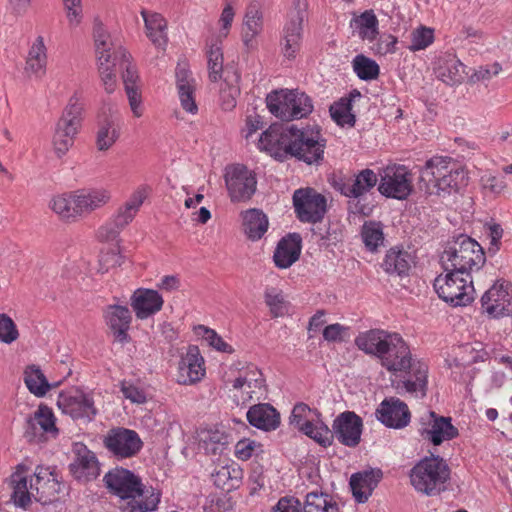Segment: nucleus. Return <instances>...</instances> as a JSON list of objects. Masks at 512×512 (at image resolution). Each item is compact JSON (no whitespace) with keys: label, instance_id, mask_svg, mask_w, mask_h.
<instances>
[{"label":"nucleus","instance_id":"nucleus-1","mask_svg":"<svg viewBox=\"0 0 512 512\" xmlns=\"http://www.w3.org/2000/svg\"><path fill=\"white\" fill-rule=\"evenodd\" d=\"M365 354L376 357L387 371L409 373L408 377L397 383L399 393H409L416 398L427 394L428 367L412 357L410 347L402 336L383 329H371L360 333L354 340Z\"/></svg>","mask_w":512,"mask_h":512},{"label":"nucleus","instance_id":"nucleus-2","mask_svg":"<svg viewBox=\"0 0 512 512\" xmlns=\"http://www.w3.org/2000/svg\"><path fill=\"white\" fill-rule=\"evenodd\" d=\"M259 145L276 155H290L311 165L323 159L325 140H319L317 136L294 125L283 128L274 124L261 134Z\"/></svg>","mask_w":512,"mask_h":512},{"label":"nucleus","instance_id":"nucleus-3","mask_svg":"<svg viewBox=\"0 0 512 512\" xmlns=\"http://www.w3.org/2000/svg\"><path fill=\"white\" fill-rule=\"evenodd\" d=\"M106 489L126 501L119 506L121 512H153L160 503V494L146 489L142 479L123 467L110 469L103 477Z\"/></svg>","mask_w":512,"mask_h":512},{"label":"nucleus","instance_id":"nucleus-4","mask_svg":"<svg viewBox=\"0 0 512 512\" xmlns=\"http://www.w3.org/2000/svg\"><path fill=\"white\" fill-rule=\"evenodd\" d=\"M466 174L450 157L435 156L421 169L419 188L427 195L446 197L466 185Z\"/></svg>","mask_w":512,"mask_h":512},{"label":"nucleus","instance_id":"nucleus-5","mask_svg":"<svg viewBox=\"0 0 512 512\" xmlns=\"http://www.w3.org/2000/svg\"><path fill=\"white\" fill-rule=\"evenodd\" d=\"M440 261L444 271H453L469 277L481 269L486 258L483 248L474 239L459 235L448 242Z\"/></svg>","mask_w":512,"mask_h":512},{"label":"nucleus","instance_id":"nucleus-6","mask_svg":"<svg viewBox=\"0 0 512 512\" xmlns=\"http://www.w3.org/2000/svg\"><path fill=\"white\" fill-rule=\"evenodd\" d=\"M111 199V194L104 188L79 189L71 193L55 196L51 209L64 219L89 215L105 206Z\"/></svg>","mask_w":512,"mask_h":512},{"label":"nucleus","instance_id":"nucleus-7","mask_svg":"<svg viewBox=\"0 0 512 512\" xmlns=\"http://www.w3.org/2000/svg\"><path fill=\"white\" fill-rule=\"evenodd\" d=\"M409 476L416 491L427 496H435L446 490L450 468L440 456H430L417 462Z\"/></svg>","mask_w":512,"mask_h":512},{"label":"nucleus","instance_id":"nucleus-8","mask_svg":"<svg viewBox=\"0 0 512 512\" xmlns=\"http://www.w3.org/2000/svg\"><path fill=\"white\" fill-rule=\"evenodd\" d=\"M268 110L283 121L301 119L313 111L312 99L298 90H275L266 97Z\"/></svg>","mask_w":512,"mask_h":512},{"label":"nucleus","instance_id":"nucleus-9","mask_svg":"<svg viewBox=\"0 0 512 512\" xmlns=\"http://www.w3.org/2000/svg\"><path fill=\"white\" fill-rule=\"evenodd\" d=\"M82 111L83 106L78 97L72 96L55 126L52 143L58 158H62L73 146L81 128Z\"/></svg>","mask_w":512,"mask_h":512},{"label":"nucleus","instance_id":"nucleus-10","mask_svg":"<svg viewBox=\"0 0 512 512\" xmlns=\"http://www.w3.org/2000/svg\"><path fill=\"white\" fill-rule=\"evenodd\" d=\"M434 280L438 296L451 306H466L474 300L475 289L472 276L466 277L453 271H445Z\"/></svg>","mask_w":512,"mask_h":512},{"label":"nucleus","instance_id":"nucleus-11","mask_svg":"<svg viewBox=\"0 0 512 512\" xmlns=\"http://www.w3.org/2000/svg\"><path fill=\"white\" fill-rule=\"evenodd\" d=\"M413 189V174L407 166L392 164L379 170L378 191L384 197L406 200Z\"/></svg>","mask_w":512,"mask_h":512},{"label":"nucleus","instance_id":"nucleus-12","mask_svg":"<svg viewBox=\"0 0 512 512\" xmlns=\"http://www.w3.org/2000/svg\"><path fill=\"white\" fill-rule=\"evenodd\" d=\"M30 489L35 491L34 499L42 505L57 501L67 491V485L56 471V468L37 466L30 479Z\"/></svg>","mask_w":512,"mask_h":512},{"label":"nucleus","instance_id":"nucleus-13","mask_svg":"<svg viewBox=\"0 0 512 512\" xmlns=\"http://www.w3.org/2000/svg\"><path fill=\"white\" fill-rule=\"evenodd\" d=\"M147 196L145 188L137 189L117 213L97 233L101 241H114L120 232L134 219Z\"/></svg>","mask_w":512,"mask_h":512},{"label":"nucleus","instance_id":"nucleus-14","mask_svg":"<svg viewBox=\"0 0 512 512\" xmlns=\"http://www.w3.org/2000/svg\"><path fill=\"white\" fill-rule=\"evenodd\" d=\"M307 0H293V8L283 28L281 50L287 59H294L302 40L303 22L307 17Z\"/></svg>","mask_w":512,"mask_h":512},{"label":"nucleus","instance_id":"nucleus-15","mask_svg":"<svg viewBox=\"0 0 512 512\" xmlns=\"http://www.w3.org/2000/svg\"><path fill=\"white\" fill-rule=\"evenodd\" d=\"M319 415L317 410H313L307 404L300 402L293 407L289 422L306 436L323 447H327L331 444L330 429L323 422L313 423Z\"/></svg>","mask_w":512,"mask_h":512},{"label":"nucleus","instance_id":"nucleus-16","mask_svg":"<svg viewBox=\"0 0 512 512\" xmlns=\"http://www.w3.org/2000/svg\"><path fill=\"white\" fill-rule=\"evenodd\" d=\"M292 199L296 216L301 222L317 223L324 218L326 198L313 188L295 190Z\"/></svg>","mask_w":512,"mask_h":512},{"label":"nucleus","instance_id":"nucleus-17","mask_svg":"<svg viewBox=\"0 0 512 512\" xmlns=\"http://www.w3.org/2000/svg\"><path fill=\"white\" fill-rule=\"evenodd\" d=\"M271 512H338V506L329 494L313 491L306 495L304 505L293 496L278 500Z\"/></svg>","mask_w":512,"mask_h":512},{"label":"nucleus","instance_id":"nucleus-18","mask_svg":"<svg viewBox=\"0 0 512 512\" xmlns=\"http://www.w3.org/2000/svg\"><path fill=\"white\" fill-rule=\"evenodd\" d=\"M225 183L232 202H246L256 192L255 173L241 164L233 165L226 170Z\"/></svg>","mask_w":512,"mask_h":512},{"label":"nucleus","instance_id":"nucleus-19","mask_svg":"<svg viewBox=\"0 0 512 512\" xmlns=\"http://www.w3.org/2000/svg\"><path fill=\"white\" fill-rule=\"evenodd\" d=\"M103 442L105 448L117 459L134 457L143 446L136 431L123 427L111 429Z\"/></svg>","mask_w":512,"mask_h":512},{"label":"nucleus","instance_id":"nucleus-20","mask_svg":"<svg viewBox=\"0 0 512 512\" xmlns=\"http://www.w3.org/2000/svg\"><path fill=\"white\" fill-rule=\"evenodd\" d=\"M57 405L63 413L73 419L92 420L97 414L94 401L91 396L79 389L61 392L57 399Z\"/></svg>","mask_w":512,"mask_h":512},{"label":"nucleus","instance_id":"nucleus-21","mask_svg":"<svg viewBox=\"0 0 512 512\" xmlns=\"http://www.w3.org/2000/svg\"><path fill=\"white\" fill-rule=\"evenodd\" d=\"M58 432L53 411L46 405H39L34 414L26 419L24 437L29 442H44L45 434L56 437Z\"/></svg>","mask_w":512,"mask_h":512},{"label":"nucleus","instance_id":"nucleus-22","mask_svg":"<svg viewBox=\"0 0 512 512\" xmlns=\"http://www.w3.org/2000/svg\"><path fill=\"white\" fill-rule=\"evenodd\" d=\"M510 284L496 282L481 298L482 307L494 318L512 315V293Z\"/></svg>","mask_w":512,"mask_h":512},{"label":"nucleus","instance_id":"nucleus-23","mask_svg":"<svg viewBox=\"0 0 512 512\" xmlns=\"http://www.w3.org/2000/svg\"><path fill=\"white\" fill-rule=\"evenodd\" d=\"M120 66L124 68L122 79L131 111L135 117L143 115L142 96L138 85L139 75L136 67L130 62V54L120 51Z\"/></svg>","mask_w":512,"mask_h":512},{"label":"nucleus","instance_id":"nucleus-24","mask_svg":"<svg viewBox=\"0 0 512 512\" xmlns=\"http://www.w3.org/2000/svg\"><path fill=\"white\" fill-rule=\"evenodd\" d=\"M75 458L69 464L73 477L81 482H90L100 475V465L94 452L83 444H76Z\"/></svg>","mask_w":512,"mask_h":512},{"label":"nucleus","instance_id":"nucleus-25","mask_svg":"<svg viewBox=\"0 0 512 512\" xmlns=\"http://www.w3.org/2000/svg\"><path fill=\"white\" fill-rule=\"evenodd\" d=\"M120 137V119L111 108L103 109L97 117L96 147L99 151L109 150Z\"/></svg>","mask_w":512,"mask_h":512},{"label":"nucleus","instance_id":"nucleus-26","mask_svg":"<svg viewBox=\"0 0 512 512\" xmlns=\"http://www.w3.org/2000/svg\"><path fill=\"white\" fill-rule=\"evenodd\" d=\"M434 73L437 79L448 86L460 85L467 75L465 65L452 53H445L437 58Z\"/></svg>","mask_w":512,"mask_h":512},{"label":"nucleus","instance_id":"nucleus-27","mask_svg":"<svg viewBox=\"0 0 512 512\" xmlns=\"http://www.w3.org/2000/svg\"><path fill=\"white\" fill-rule=\"evenodd\" d=\"M178 369L180 384L191 385L202 379L205 375L204 359L197 346L188 347L186 354L179 361Z\"/></svg>","mask_w":512,"mask_h":512},{"label":"nucleus","instance_id":"nucleus-28","mask_svg":"<svg viewBox=\"0 0 512 512\" xmlns=\"http://www.w3.org/2000/svg\"><path fill=\"white\" fill-rule=\"evenodd\" d=\"M408 406L398 398L385 399L377 409L378 419L387 427L401 429L410 422Z\"/></svg>","mask_w":512,"mask_h":512},{"label":"nucleus","instance_id":"nucleus-29","mask_svg":"<svg viewBox=\"0 0 512 512\" xmlns=\"http://www.w3.org/2000/svg\"><path fill=\"white\" fill-rule=\"evenodd\" d=\"M429 426L419 431L424 439L435 446L458 436V429L452 424L451 418L438 416L434 411L429 412Z\"/></svg>","mask_w":512,"mask_h":512},{"label":"nucleus","instance_id":"nucleus-30","mask_svg":"<svg viewBox=\"0 0 512 512\" xmlns=\"http://www.w3.org/2000/svg\"><path fill=\"white\" fill-rule=\"evenodd\" d=\"M164 304L163 297L157 290L138 288L131 298L130 305L138 319H147L159 312Z\"/></svg>","mask_w":512,"mask_h":512},{"label":"nucleus","instance_id":"nucleus-31","mask_svg":"<svg viewBox=\"0 0 512 512\" xmlns=\"http://www.w3.org/2000/svg\"><path fill=\"white\" fill-rule=\"evenodd\" d=\"M302 237L299 233H289L277 244L273 259L278 268L286 269L294 264L300 257Z\"/></svg>","mask_w":512,"mask_h":512},{"label":"nucleus","instance_id":"nucleus-32","mask_svg":"<svg viewBox=\"0 0 512 512\" xmlns=\"http://www.w3.org/2000/svg\"><path fill=\"white\" fill-rule=\"evenodd\" d=\"M176 86L182 108L191 114H196L198 106L195 101V79L186 66L178 64L176 67Z\"/></svg>","mask_w":512,"mask_h":512},{"label":"nucleus","instance_id":"nucleus-33","mask_svg":"<svg viewBox=\"0 0 512 512\" xmlns=\"http://www.w3.org/2000/svg\"><path fill=\"white\" fill-rule=\"evenodd\" d=\"M105 318L115 340L122 344L128 343L130 341L128 330L132 319L128 307L110 305L105 312Z\"/></svg>","mask_w":512,"mask_h":512},{"label":"nucleus","instance_id":"nucleus-34","mask_svg":"<svg viewBox=\"0 0 512 512\" xmlns=\"http://www.w3.org/2000/svg\"><path fill=\"white\" fill-rule=\"evenodd\" d=\"M246 416L250 425L263 431H273L280 425V414L269 403L251 406Z\"/></svg>","mask_w":512,"mask_h":512},{"label":"nucleus","instance_id":"nucleus-35","mask_svg":"<svg viewBox=\"0 0 512 512\" xmlns=\"http://www.w3.org/2000/svg\"><path fill=\"white\" fill-rule=\"evenodd\" d=\"M413 257L403 247L394 246L386 251L381 268L389 275L406 276L411 269Z\"/></svg>","mask_w":512,"mask_h":512},{"label":"nucleus","instance_id":"nucleus-36","mask_svg":"<svg viewBox=\"0 0 512 512\" xmlns=\"http://www.w3.org/2000/svg\"><path fill=\"white\" fill-rule=\"evenodd\" d=\"M382 477L383 473L379 468H368L354 473V501L367 502Z\"/></svg>","mask_w":512,"mask_h":512},{"label":"nucleus","instance_id":"nucleus-37","mask_svg":"<svg viewBox=\"0 0 512 512\" xmlns=\"http://www.w3.org/2000/svg\"><path fill=\"white\" fill-rule=\"evenodd\" d=\"M220 86V104L223 110L230 111L237 104L240 95V74L234 66H226L225 77Z\"/></svg>","mask_w":512,"mask_h":512},{"label":"nucleus","instance_id":"nucleus-38","mask_svg":"<svg viewBox=\"0 0 512 512\" xmlns=\"http://www.w3.org/2000/svg\"><path fill=\"white\" fill-rule=\"evenodd\" d=\"M354 34L364 43L372 44L379 36V20L374 10L354 13Z\"/></svg>","mask_w":512,"mask_h":512},{"label":"nucleus","instance_id":"nucleus-39","mask_svg":"<svg viewBox=\"0 0 512 512\" xmlns=\"http://www.w3.org/2000/svg\"><path fill=\"white\" fill-rule=\"evenodd\" d=\"M232 386L234 389L243 390L249 398L256 395L259 399L266 392L263 374L255 366L248 367L244 374L233 381Z\"/></svg>","mask_w":512,"mask_h":512},{"label":"nucleus","instance_id":"nucleus-40","mask_svg":"<svg viewBox=\"0 0 512 512\" xmlns=\"http://www.w3.org/2000/svg\"><path fill=\"white\" fill-rule=\"evenodd\" d=\"M143 17L146 34L148 38L157 47H164L167 44L166 28L167 23L163 16L156 12H149L145 9L141 11Z\"/></svg>","mask_w":512,"mask_h":512},{"label":"nucleus","instance_id":"nucleus-41","mask_svg":"<svg viewBox=\"0 0 512 512\" xmlns=\"http://www.w3.org/2000/svg\"><path fill=\"white\" fill-rule=\"evenodd\" d=\"M269 226L268 217L260 209H249L243 214V228L245 235L252 241L263 237Z\"/></svg>","mask_w":512,"mask_h":512},{"label":"nucleus","instance_id":"nucleus-42","mask_svg":"<svg viewBox=\"0 0 512 512\" xmlns=\"http://www.w3.org/2000/svg\"><path fill=\"white\" fill-rule=\"evenodd\" d=\"M263 29V13L260 3L251 2L244 15L243 42L246 46L258 35Z\"/></svg>","mask_w":512,"mask_h":512},{"label":"nucleus","instance_id":"nucleus-43","mask_svg":"<svg viewBox=\"0 0 512 512\" xmlns=\"http://www.w3.org/2000/svg\"><path fill=\"white\" fill-rule=\"evenodd\" d=\"M47 63L46 46L42 36H38L29 49L25 70L40 77L45 73Z\"/></svg>","mask_w":512,"mask_h":512},{"label":"nucleus","instance_id":"nucleus-44","mask_svg":"<svg viewBox=\"0 0 512 512\" xmlns=\"http://www.w3.org/2000/svg\"><path fill=\"white\" fill-rule=\"evenodd\" d=\"M93 37L98 61H111L113 58H119L120 51L123 49L112 51L113 43L102 23L94 24Z\"/></svg>","mask_w":512,"mask_h":512},{"label":"nucleus","instance_id":"nucleus-45","mask_svg":"<svg viewBox=\"0 0 512 512\" xmlns=\"http://www.w3.org/2000/svg\"><path fill=\"white\" fill-rule=\"evenodd\" d=\"M20 469H22L21 465L11 476V484L13 488L11 499L17 507L25 509L31 503V497L35 494V491L30 489V483L28 484L27 477L20 472Z\"/></svg>","mask_w":512,"mask_h":512},{"label":"nucleus","instance_id":"nucleus-46","mask_svg":"<svg viewBox=\"0 0 512 512\" xmlns=\"http://www.w3.org/2000/svg\"><path fill=\"white\" fill-rule=\"evenodd\" d=\"M332 120L340 127H352V91L329 107Z\"/></svg>","mask_w":512,"mask_h":512},{"label":"nucleus","instance_id":"nucleus-47","mask_svg":"<svg viewBox=\"0 0 512 512\" xmlns=\"http://www.w3.org/2000/svg\"><path fill=\"white\" fill-rule=\"evenodd\" d=\"M331 440L335 437L341 444L352 447V411H345L333 421Z\"/></svg>","mask_w":512,"mask_h":512},{"label":"nucleus","instance_id":"nucleus-48","mask_svg":"<svg viewBox=\"0 0 512 512\" xmlns=\"http://www.w3.org/2000/svg\"><path fill=\"white\" fill-rule=\"evenodd\" d=\"M24 382L28 390L37 397L44 396L51 387L41 369L36 365H30L26 368Z\"/></svg>","mask_w":512,"mask_h":512},{"label":"nucleus","instance_id":"nucleus-49","mask_svg":"<svg viewBox=\"0 0 512 512\" xmlns=\"http://www.w3.org/2000/svg\"><path fill=\"white\" fill-rule=\"evenodd\" d=\"M207 68L210 81L217 82L225 77L226 67L223 65L222 48L218 44H211L206 52Z\"/></svg>","mask_w":512,"mask_h":512},{"label":"nucleus","instance_id":"nucleus-50","mask_svg":"<svg viewBox=\"0 0 512 512\" xmlns=\"http://www.w3.org/2000/svg\"><path fill=\"white\" fill-rule=\"evenodd\" d=\"M362 241L371 252L377 251L378 247L384 243V233L380 222L367 221L363 224L361 230Z\"/></svg>","mask_w":512,"mask_h":512},{"label":"nucleus","instance_id":"nucleus-51","mask_svg":"<svg viewBox=\"0 0 512 512\" xmlns=\"http://www.w3.org/2000/svg\"><path fill=\"white\" fill-rule=\"evenodd\" d=\"M354 73L361 80L371 81L378 78L380 67L375 60L364 54H358L354 57Z\"/></svg>","mask_w":512,"mask_h":512},{"label":"nucleus","instance_id":"nucleus-52","mask_svg":"<svg viewBox=\"0 0 512 512\" xmlns=\"http://www.w3.org/2000/svg\"><path fill=\"white\" fill-rule=\"evenodd\" d=\"M379 184V173L371 169H363L354 175V199L363 194H368L376 184Z\"/></svg>","mask_w":512,"mask_h":512},{"label":"nucleus","instance_id":"nucleus-53","mask_svg":"<svg viewBox=\"0 0 512 512\" xmlns=\"http://www.w3.org/2000/svg\"><path fill=\"white\" fill-rule=\"evenodd\" d=\"M118 58H113L111 61H98V70L101 78L102 85L108 94H112L117 86L115 65Z\"/></svg>","mask_w":512,"mask_h":512},{"label":"nucleus","instance_id":"nucleus-54","mask_svg":"<svg viewBox=\"0 0 512 512\" xmlns=\"http://www.w3.org/2000/svg\"><path fill=\"white\" fill-rule=\"evenodd\" d=\"M398 39L396 36L390 33L379 32L378 38L370 46V52L375 56H385L388 54H394L397 51Z\"/></svg>","mask_w":512,"mask_h":512},{"label":"nucleus","instance_id":"nucleus-55","mask_svg":"<svg viewBox=\"0 0 512 512\" xmlns=\"http://www.w3.org/2000/svg\"><path fill=\"white\" fill-rule=\"evenodd\" d=\"M195 331L197 335L202 336V338L217 351L230 354L234 352L232 346L226 343L223 338L216 333L215 330L210 329L204 325H199L195 328Z\"/></svg>","mask_w":512,"mask_h":512},{"label":"nucleus","instance_id":"nucleus-56","mask_svg":"<svg viewBox=\"0 0 512 512\" xmlns=\"http://www.w3.org/2000/svg\"><path fill=\"white\" fill-rule=\"evenodd\" d=\"M411 44L408 49L412 52L426 49L434 41V31L431 28L421 26L412 31Z\"/></svg>","mask_w":512,"mask_h":512},{"label":"nucleus","instance_id":"nucleus-57","mask_svg":"<svg viewBox=\"0 0 512 512\" xmlns=\"http://www.w3.org/2000/svg\"><path fill=\"white\" fill-rule=\"evenodd\" d=\"M257 451L262 452V445L254 440L244 438L235 445V456L242 461H247Z\"/></svg>","mask_w":512,"mask_h":512},{"label":"nucleus","instance_id":"nucleus-58","mask_svg":"<svg viewBox=\"0 0 512 512\" xmlns=\"http://www.w3.org/2000/svg\"><path fill=\"white\" fill-rule=\"evenodd\" d=\"M19 336L14 321L6 314H0V341L10 344Z\"/></svg>","mask_w":512,"mask_h":512},{"label":"nucleus","instance_id":"nucleus-59","mask_svg":"<svg viewBox=\"0 0 512 512\" xmlns=\"http://www.w3.org/2000/svg\"><path fill=\"white\" fill-rule=\"evenodd\" d=\"M199 438V446L203 447V445H226L227 444V436L218 430L212 429H202L198 433Z\"/></svg>","mask_w":512,"mask_h":512},{"label":"nucleus","instance_id":"nucleus-60","mask_svg":"<svg viewBox=\"0 0 512 512\" xmlns=\"http://www.w3.org/2000/svg\"><path fill=\"white\" fill-rule=\"evenodd\" d=\"M323 337L328 342H341L349 337V327L339 323L328 325L323 330Z\"/></svg>","mask_w":512,"mask_h":512},{"label":"nucleus","instance_id":"nucleus-61","mask_svg":"<svg viewBox=\"0 0 512 512\" xmlns=\"http://www.w3.org/2000/svg\"><path fill=\"white\" fill-rule=\"evenodd\" d=\"M375 207L373 194H363L354 199V214L369 216Z\"/></svg>","mask_w":512,"mask_h":512},{"label":"nucleus","instance_id":"nucleus-62","mask_svg":"<svg viewBox=\"0 0 512 512\" xmlns=\"http://www.w3.org/2000/svg\"><path fill=\"white\" fill-rule=\"evenodd\" d=\"M265 302L274 317L283 315V297L280 293H277L275 289L266 290Z\"/></svg>","mask_w":512,"mask_h":512},{"label":"nucleus","instance_id":"nucleus-63","mask_svg":"<svg viewBox=\"0 0 512 512\" xmlns=\"http://www.w3.org/2000/svg\"><path fill=\"white\" fill-rule=\"evenodd\" d=\"M67 12V19L71 26H77L81 22V0H63Z\"/></svg>","mask_w":512,"mask_h":512},{"label":"nucleus","instance_id":"nucleus-64","mask_svg":"<svg viewBox=\"0 0 512 512\" xmlns=\"http://www.w3.org/2000/svg\"><path fill=\"white\" fill-rule=\"evenodd\" d=\"M499 63H494L490 66H481L470 76V82L476 83L479 81L490 80L493 76H496L501 71Z\"/></svg>","mask_w":512,"mask_h":512}]
</instances>
